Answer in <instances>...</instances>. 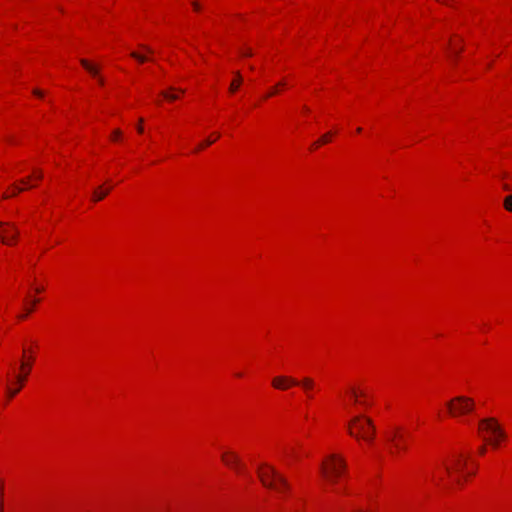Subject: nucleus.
Returning <instances> with one entry per match:
<instances>
[{
    "label": "nucleus",
    "instance_id": "473e14b6",
    "mask_svg": "<svg viewBox=\"0 0 512 512\" xmlns=\"http://www.w3.org/2000/svg\"><path fill=\"white\" fill-rule=\"evenodd\" d=\"M275 93H276V89L271 90V92L266 95V98L273 96Z\"/></svg>",
    "mask_w": 512,
    "mask_h": 512
},
{
    "label": "nucleus",
    "instance_id": "aec40b11",
    "mask_svg": "<svg viewBox=\"0 0 512 512\" xmlns=\"http://www.w3.org/2000/svg\"><path fill=\"white\" fill-rule=\"evenodd\" d=\"M163 97H165L167 100L174 101L178 98L176 94H170L168 92H162L161 93Z\"/></svg>",
    "mask_w": 512,
    "mask_h": 512
},
{
    "label": "nucleus",
    "instance_id": "b1692460",
    "mask_svg": "<svg viewBox=\"0 0 512 512\" xmlns=\"http://www.w3.org/2000/svg\"><path fill=\"white\" fill-rule=\"evenodd\" d=\"M121 136V131L119 129H116L112 133V139L117 140Z\"/></svg>",
    "mask_w": 512,
    "mask_h": 512
},
{
    "label": "nucleus",
    "instance_id": "dca6fc26",
    "mask_svg": "<svg viewBox=\"0 0 512 512\" xmlns=\"http://www.w3.org/2000/svg\"><path fill=\"white\" fill-rule=\"evenodd\" d=\"M130 55H131V57H133L134 59H136L140 63H144L145 61H147V57L146 56L141 55V54H139L137 52H132Z\"/></svg>",
    "mask_w": 512,
    "mask_h": 512
},
{
    "label": "nucleus",
    "instance_id": "1a4fd4ad",
    "mask_svg": "<svg viewBox=\"0 0 512 512\" xmlns=\"http://www.w3.org/2000/svg\"><path fill=\"white\" fill-rule=\"evenodd\" d=\"M297 384H298V381L296 379L291 378V377H286V376H277V377L273 378V380H272L273 387L276 389H279V390H286L291 385H297Z\"/></svg>",
    "mask_w": 512,
    "mask_h": 512
},
{
    "label": "nucleus",
    "instance_id": "c9c22d12",
    "mask_svg": "<svg viewBox=\"0 0 512 512\" xmlns=\"http://www.w3.org/2000/svg\"><path fill=\"white\" fill-rule=\"evenodd\" d=\"M98 82H99V84H100V85H103V84H104V80H103V78L98 77Z\"/></svg>",
    "mask_w": 512,
    "mask_h": 512
},
{
    "label": "nucleus",
    "instance_id": "ea45409f",
    "mask_svg": "<svg viewBox=\"0 0 512 512\" xmlns=\"http://www.w3.org/2000/svg\"><path fill=\"white\" fill-rule=\"evenodd\" d=\"M37 302H38V300H37V299H34V300L32 301V304H33V305H35Z\"/></svg>",
    "mask_w": 512,
    "mask_h": 512
},
{
    "label": "nucleus",
    "instance_id": "f704fd0d",
    "mask_svg": "<svg viewBox=\"0 0 512 512\" xmlns=\"http://www.w3.org/2000/svg\"><path fill=\"white\" fill-rule=\"evenodd\" d=\"M485 451H486L485 446L480 447L479 452H480L481 454H484V453H485Z\"/></svg>",
    "mask_w": 512,
    "mask_h": 512
},
{
    "label": "nucleus",
    "instance_id": "f257e3e1",
    "mask_svg": "<svg viewBox=\"0 0 512 512\" xmlns=\"http://www.w3.org/2000/svg\"><path fill=\"white\" fill-rule=\"evenodd\" d=\"M258 476L263 486L273 489L279 493H284L290 488L287 479L274 467L267 464L258 469Z\"/></svg>",
    "mask_w": 512,
    "mask_h": 512
},
{
    "label": "nucleus",
    "instance_id": "ddd939ff",
    "mask_svg": "<svg viewBox=\"0 0 512 512\" xmlns=\"http://www.w3.org/2000/svg\"><path fill=\"white\" fill-rule=\"evenodd\" d=\"M297 385H301L306 392H310L314 388L315 383L313 379L305 377L300 382L298 381Z\"/></svg>",
    "mask_w": 512,
    "mask_h": 512
},
{
    "label": "nucleus",
    "instance_id": "bb28decb",
    "mask_svg": "<svg viewBox=\"0 0 512 512\" xmlns=\"http://www.w3.org/2000/svg\"><path fill=\"white\" fill-rule=\"evenodd\" d=\"M33 94L38 96V97H42L43 96V92L39 89H34L33 90Z\"/></svg>",
    "mask_w": 512,
    "mask_h": 512
},
{
    "label": "nucleus",
    "instance_id": "6e6552de",
    "mask_svg": "<svg viewBox=\"0 0 512 512\" xmlns=\"http://www.w3.org/2000/svg\"><path fill=\"white\" fill-rule=\"evenodd\" d=\"M222 461L225 465L234 468L237 472H241L243 470V466L240 462L238 455L233 452H226L222 454Z\"/></svg>",
    "mask_w": 512,
    "mask_h": 512
},
{
    "label": "nucleus",
    "instance_id": "9b49d317",
    "mask_svg": "<svg viewBox=\"0 0 512 512\" xmlns=\"http://www.w3.org/2000/svg\"><path fill=\"white\" fill-rule=\"evenodd\" d=\"M24 381H25V376H17V382H18L19 386L17 388H12V389L7 388V394L9 396V398H13L15 395L18 394Z\"/></svg>",
    "mask_w": 512,
    "mask_h": 512
},
{
    "label": "nucleus",
    "instance_id": "e433bc0d",
    "mask_svg": "<svg viewBox=\"0 0 512 512\" xmlns=\"http://www.w3.org/2000/svg\"><path fill=\"white\" fill-rule=\"evenodd\" d=\"M42 290H43V289H42V288H39V287L35 289V291H36L37 293H40Z\"/></svg>",
    "mask_w": 512,
    "mask_h": 512
},
{
    "label": "nucleus",
    "instance_id": "f8f14e48",
    "mask_svg": "<svg viewBox=\"0 0 512 512\" xmlns=\"http://www.w3.org/2000/svg\"><path fill=\"white\" fill-rule=\"evenodd\" d=\"M81 65L93 76L98 77V68L90 64L87 60L81 59Z\"/></svg>",
    "mask_w": 512,
    "mask_h": 512
},
{
    "label": "nucleus",
    "instance_id": "423d86ee",
    "mask_svg": "<svg viewBox=\"0 0 512 512\" xmlns=\"http://www.w3.org/2000/svg\"><path fill=\"white\" fill-rule=\"evenodd\" d=\"M386 440L392 445L394 450L391 451L392 454H396L397 452L404 451L406 449L405 438L399 432V429L396 428L391 432L386 434Z\"/></svg>",
    "mask_w": 512,
    "mask_h": 512
},
{
    "label": "nucleus",
    "instance_id": "6ab92c4d",
    "mask_svg": "<svg viewBox=\"0 0 512 512\" xmlns=\"http://www.w3.org/2000/svg\"><path fill=\"white\" fill-rule=\"evenodd\" d=\"M352 394V400H354L355 403H358V397L364 396L363 392H357L355 389H351Z\"/></svg>",
    "mask_w": 512,
    "mask_h": 512
},
{
    "label": "nucleus",
    "instance_id": "0eeeda50",
    "mask_svg": "<svg viewBox=\"0 0 512 512\" xmlns=\"http://www.w3.org/2000/svg\"><path fill=\"white\" fill-rule=\"evenodd\" d=\"M18 235V230L9 223L0 222V238L4 244H12Z\"/></svg>",
    "mask_w": 512,
    "mask_h": 512
},
{
    "label": "nucleus",
    "instance_id": "2eb2a0df",
    "mask_svg": "<svg viewBox=\"0 0 512 512\" xmlns=\"http://www.w3.org/2000/svg\"><path fill=\"white\" fill-rule=\"evenodd\" d=\"M242 82V77L239 72H236V79L230 85V91L235 92Z\"/></svg>",
    "mask_w": 512,
    "mask_h": 512
},
{
    "label": "nucleus",
    "instance_id": "72a5a7b5",
    "mask_svg": "<svg viewBox=\"0 0 512 512\" xmlns=\"http://www.w3.org/2000/svg\"><path fill=\"white\" fill-rule=\"evenodd\" d=\"M319 145H321V142H319V140L317 142H315L313 145H312V148H316L318 147Z\"/></svg>",
    "mask_w": 512,
    "mask_h": 512
},
{
    "label": "nucleus",
    "instance_id": "a878e982",
    "mask_svg": "<svg viewBox=\"0 0 512 512\" xmlns=\"http://www.w3.org/2000/svg\"><path fill=\"white\" fill-rule=\"evenodd\" d=\"M35 177H36V179H38V180L42 179V178H43V173H42V171H41V170H36V171H35Z\"/></svg>",
    "mask_w": 512,
    "mask_h": 512
},
{
    "label": "nucleus",
    "instance_id": "a19ab883",
    "mask_svg": "<svg viewBox=\"0 0 512 512\" xmlns=\"http://www.w3.org/2000/svg\"><path fill=\"white\" fill-rule=\"evenodd\" d=\"M283 85H285V83H284V82H280V83L278 84V86H283Z\"/></svg>",
    "mask_w": 512,
    "mask_h": 512
},
{
    "label": "nucleus",
    "instance_id": "412c9836",
    "mask_svg": "<svg viewBox=\"0 0 512 512\" xmlns=\"http://www.w3.org/2000/svg\"><path fill=\"white\" fill-rule=\"evenodd\" d=\"M213 142H214V140H212V139H210V138L206 139L203 143H201V144L197 147L196 151H198V150L202 149V148H203V147H205V146H209V145H211Z\"/></svg>",
    "mask_w": 512,
    "mask_h": 512
},
{
    "label": "nucleus",
    "instance_id": "c756f323",
    "mask_svg": "<svg viewBox=\"0 0 512 512\" xmlns=\"http://www.w3.org/2000/svg\"><path fill=\"white\" fill-rule=\"evenodd\" d=\"M142 48L150 54L153 53V50L148 46L143 45Z\"/></svg>",
    "mask_w": 512,
    "mask_h": 512
},
{
    "label": "nucleus",
    "instance_id": "c85d7f7f",
    "mask_svg": "<svg viewBox=\"0 0 512 512\" xmlns=\"http://www.w3.org/2000/svg\"><path fill=\"white\" fill-rule=\"evenodd\" d=\"M142 122H143V119H142V118H140V119H139V123H140V124H139V126L137 127V130H138V132H139V133H142V132H143V127H142V125H141V124H142Z\"/></svg>",
    "mask_w": 512,
    "mask_h": 512
},
{
    "label": "nucleus",
    "instance_id": "f3484780",
    "mask_svg": "<svg viewBox=\"0 0 512 512\" xmlns=\"http://www.w3.org/2000/svg\"><path fill=\"white\" fill-rule=\"evenodd\" d=\"M504 207L506 210L512 212V195H509L505 198Z\"/></svg>",
    "mask_w": 512,
    "mask_h": 512
},
{
    "label": "nucleus",
    "instance_id": "a211bd4d",
    "mask_svg": "<svg viewBox=\"0 0 512 512\" xmlns=\"http://www.w3.org/2000/svg\"><path fill=\"white\" fill-rule=\"evenodd\" d=\"M14 190H13V193L11 194V196H15L17 193H20L24 190V188L22 187H18V186H13ZM4 199L6 198H9L10 195L4 193L3 196H2Z\"/></svg>",
    "mask_w": 512,
    "mask_h": 512
},
{
    "label": "nucleus",
    "instance_id": "7ed1b4c3",
    "mask_svg": "<svg viewBox=\"0 0 512 512\" xmlns=\"http://www.w3.org/2000/svg\"><path fill=\"white\" fill-rule=\"evenodd\" d=\"M346 463L343 458L332 454L320 465L323 477L332 485L337 483L338 478L344 474Z\"/></svg>",
    "mask_w": 512,
    "mask_h": 512
},
{
    "label": "nucleus",
    "instance_id": "f03ea898",
    "mask_svg": "<svg viewBox=\"0 0 512 512\" xmlns=\"http://www.w3.org/2000/svg\"><path fill=\"white\" fill-rule=\"evenodd\" d=\"M349 433L356 438H362L368 442H372L375 435V426L373 421L363 415H357L352 418L349 425Z\"/></svg>",
    "mask_w": 512,
    "mask_h": 512
},
{
    "label": "nucleus",
    "instance_id": "2f4dec72",
    "mask_svg": "<svg viewBox=\"0 0 512 512\" xmlns=\"http://www.w3.org/2000/svg\"><path fill=\"white\" fill-rule=\"evenodd\" d=\"M192 5H193V7H194V9H195V10H199L200 6H199V4H198L197 2H195V1H194V2L192 3Z\"/></svg>",
    "mask_w": 512,
    "mask_h": 512
},
{
    "label": "nucleus",
    "instance_id": "cd10ccee",
    "mask_svg": "<svg viewBox=\"0 0 512 512\" xmlns=\"http://www.w3.org/2000/svg\"><path fill=\"white\" fill-rule=\"evenodd\" d=\"M31 312V309H27L26 313L19 315V319L23 320L27 317V315Z\"/></svg>",
    "mask_w": 512,
    "mask_h": 512
},
{
    "label": "nucleus",
    "instance_id": "7c9ffc66",
    "mask_svg": "<svg viewBox=\"0 0 512 512\" xmlns=\"http://www.w3.org/2000/svg\"><path fill=\"white\" fill-rule=\"evenodd\" d=\"M460 51H462V47H460L459 49H457L456 47L452 48V52L455 54H458Z\"/></svg>",
    "mask_w": 512,
    "mask_h": 512
},
{
    "label": "nucleus",
    "instance_id": "5701e85b",
    "mask_svg": "<svg viewBox=\"0 0 512 512\" xmlns=\"http://www.w3.org/2000/svg\"><path fill=\"white\" fill-rule=\"evenodd\" d=\"M21 369L22 370H25V373L22 375V376H25V378L27 377L28 373H29V369H30V364H26V363H22L21 364Z\"/></svg>",
    "mask_w": 512,
    "mask_h": 512
},
{
    "label": "nucleus",
    "instance_id": "4c0bfd02",
    "mask_svg": "<svg viewBox=\"0 0 512 512\" xmlns=\"http://www.w3.org/2000/svg\"><path fill=\"white\" fill-rule=\"evenodd\" d=\"M20 182H21L22 184H26V183H27V179H22Z\"/></svg>",
    "mask_w": 512,
    "mask_h": 512
},
{
    "label": "nucleus",
    "instance_id": "20e7f679",
    "mask_svg": "<svg viewBox=\"0 0 512 512\" xmlns=\"http://www.w3.org/2000/svg\"><path fill=\"white\" fill-rule=\"evenodd\" d=\"M479 429L490 434V438H484L494 448L498 447L499 441L506 437V433L494 418L482 419L479 422Z\"/></svg>",
    "mask_w": 512,
    "mask_h": 512
},
{
    "label": "nucleus",
    "instance_id": "393cba45",
    "mask_svg": "<svg viewBox=\"0 0 512 512\" xmlns=\"http://www.w3.org/2000/svg\"><path fill=\"white\" fill-rule=\"evenodd\" d=\"M242 55L243 56H247V57H250L253 55V52L251 49L247 48L245 51L242 52Z\"/></svg>",
    "mask_w": 512,
    "mask_h": 512
},
{
    "label": "nucleus",
    "instance_id": "4be33fe9",
    "mask_svg": "<svg viewBox=\"0 0 512 512\" xmlns=\"http://www.w3.org/2000/svg\"><path fill=\"white\" fill-rule=\"evenodd\" d=\"M330 136H331V133H326V134H324V135L319 139V142H321V144H325V143L329 142V140H330Z\"/></svg>",
    "mask_w": 512,
    "mask_h": 512
},
{
    "label": "nucleus",
    "instance_id": "9d476101",
    "mask_svg": "<svg viewBox=\"0 0 512 512\" xmlns=\"http://www.w3.org/2000/svg\"><path fill=\"white\" fill-rule=\"evenodd\" d=\"M466 459H463L461 455L457 456L450 465H448L446 462H443V468L446 470L448 474L452 472H460L464 469L466 466Z\"/></svg>",
    "mask_w": 512,
    "mask_h": 512
},
{
    "label": "nucleus",
    "instance_id": "4468645a",
    "mask_svg": "<svg viewBox=\"0 0 512 512\" xmlns=\"http://www.w3.org/2000/svg\"><path fill=\"white\" fill-rule=\"evenodd\" d=\"M109 191L110 189L101 190V188L94 190L92 195L93 201H100L104 199L108 195Z\"/></svg>",
    "mask_w": 512,
    "mask_h": 512
},
{
    "label": "nucleus",
    "instance_id": "58836bf2",
    "mask_svg": "<svg viewBox=\"0 0 512 512\" xmlns=\"http://www.w3.org/2000/svg\"><path fill=\"white\" fill-rule=\"evenodd\" d=\"M503 188H504L505 190H510V188H509V186H508V185H504V186H503Z\"/></svg>",
    "mask_w": 512,
    "mask_h": 512
},
{
    "label": "nucleus",
    "instance_id": "39448f33",
    "mask_svg": "<svg viewBox=\"0 0 512 512\" xmlns=\"http://www.w3.org/2000/svg\"><path fill=\"white\" fill-rule=\"evenodd\" d=\"M451 416L458 417L470 413L474 409V401L465 396H458L446 403Z\"/></svg>",
    "mask_w": 512,
    "mask_h": 512
}]
</instances>
